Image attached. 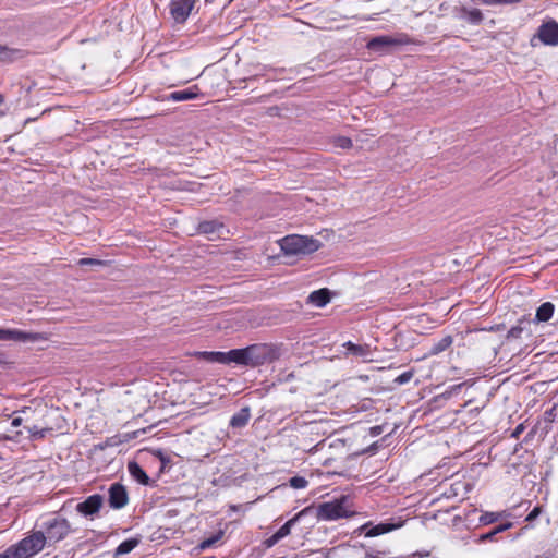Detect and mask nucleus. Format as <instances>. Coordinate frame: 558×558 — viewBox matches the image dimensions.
Wrapping results in <instances>:
<instances>
[{"label":"nucleus","mask_w":558,"mask_h":558,"mask_svg":"<svg viewBox=\"0 0 558 558\" xmlns=\"http://www.w3.org/2000/svg\"><path fill=\"white\" fill-rule=\"evenodd\" d=\"M129 501L128 493L123 485L114 483L109 488V505L113 509L123 508Z\"/></svg>","instance_id":"obj_11"},{"label":"nucleus","mask_w":558,"mask_h":558,"mask_svg":"<svg viewBox=\"0 0 558 558\" xmlns=\"http://www.w3.org/2000/svg\"><path fill=\"white\" fill-rule=\"evenodd\" d=\"M46 546L41 532L34 531L14 545L0 554V558H32Z\"/></svg>","instance_id":"obj_1"},{"label":"nucleus","mask_w":558,"mask_h":558,"mask_svg":"<svg viewBox=\"0 0 558 558\" xmlns=\"http://www.w3.org/2000/svg\"><path fill=\"white\" fill-rule=\"evenodd\" d=\"M44 339L45 337L37 332H26L19 329H0L1 341L37 342Z\"/></svg>","instance_id":"obj_6"},{"label":"nucleus","mask_w":558,"mask_h":558,"mask_svg":"<svg viewBox=\"0 0 558 558\" xmlns=\"http://www.w3.org/2000/svg\"><path fill=\"white\" fill-rule=\"evenodd\" d=\"M407 40L403 37H392V36H378L374 37L367 43V48L377 52H385L388 47L391 46H400L405 44Z\"/></svg>","instance_id":"obj_9"},{"label":"nucleus","mask_w":558,"mask_h":558,"mask_svg":"<svg viewBox=\"0 0 558 558\" xmlns=\"http://www.w3.org/2000/svg\"><path fill=\"white\" fill-rule=\"evenodd\" d=\"M343 345L347 348L348 353H350V354L359 355V356H362L364 354V348L361 345H356L350 341L345 342Z\"/></svg>","instance_id":"obj_29"},{"label":"nucleus","mask_w":558,"mask_h":558,"mask_svg":"<svg viewBox=\"0 0 558 558\" xmlns=\"http://www.w3.org/2000/svg\"><path fill=\"white\" fill-rule=\"evenodd\" d=\"M335 145L340 148H350L352 146V141L345 136H339L335 140Z\"/></svg>","instance_id":"obj_32"},{"label":"nucleus","mask_w":558,"mask_h":558,"mask_svg":"<svg viewBox=\"0 0 558 558\" xmlns=\"http://www.w3.org/2000/svg\"><path fill=\"white\" fill-rule=\"evenodd\" d=\"M45 408L38 407H24L22 410L17 412L22 416V421L24 422V427L28 426L36 421H41L44 418Z\"/></svg>","instance_id":"obj_12"},{"label":"nucleus","mask_w":558,"mask_h":558,"mask_svg":"<svg viewBox=\"0 0 558 558\" xmlns=\"http://www.w3.org/2000/svg\"><path fill=\"white\" fill-rule=\"evenodd\" d=\"M222 536V533H218L213 537L206 538L201 543V548L206 549L213 547Z\"/></svg>","instance_id":"obj_30"},{"label":"nucleus","mask_w":558,"mask_h":558,"mask_svg":"<svg viewBox=\"0 0 558 558\" xmlns=\"http://www.w3.org/2000/svg\"><path fill=\"white\" fill-rule=\"evenodd\" d=\"M365 558H380L378 555L367 554Z\"/></svg>","instance_id":"obj_43"},{"label":"nucleus","mask_w":558,"mask_h":558,"mask_svg":"<svg viewBox=\"0 0 558 558\" xmlns=\"http://www.w3.org/2000/svg\"><path fill=\"white\" fill-rule=\"evenodd\" d=\"M541 513V508L535 507L526 517V521H533L535 520Z\"/></svg>","instance_id":"obj_38"},{"label":"nucleus","mask_w":558,"mask_h":558,"mask_svg":"<svg viewBox=\"0 0 558 558\" xmlns=\"http://www.w3.org/2000/svg\"><path fill=\"white\" fill-rule=\"evenodd\" d=\"M250 420V411L247 408L241 409L238 413H235L231 420L230 425L232 427H243L247 424Z\"/></svg>","instance_id":"obj_18"},{"label":"nucleus","mask_w":558,"mask_h":558,"mask_svg":"<svg viewBox=\"0 0 558 558\" xmlns=\"http://www.w3.org/2000/svg\"><path fill=\"white\" fill-rule=\"evenodd\" d=\"M524 329L520 326L512 327L507 335V340L510 341L512 339H519L521 338V335L523 333Z\"/></svg>","instance_id":"obj_31"},{"label":"nucleus","mask_w":558,"mask_h":558,"mask_svg":"<svg viewBox=\"0 0 558 558\" xmlns=\"http://www.w3.org/2000/svg\"><path fill=\"white\" fill-rule=\"evenodd\" d=\"M17 54V51L0 45V61H11Z\"/></svg>","instance_id":"obj_28"},{"label":"nucleus","mask_w":558,"mask_h":558,"mask_svg":"<svg viewBox=\"0 0 558 558\" xmlns=\"http://www.w3.org/2000/svg\"><path fill=\"white\" fill-rule=\"evenodd\" d=\"M495 535H496V533H494V530H493L492 532L482 535V539H492Z\"/></svg>","instance_id":"obj_42"},{"label":"nucleus","mask_w":558,"mask_h":558,"mask_svg":"<svg viewBox=\"0 0 558 558\" xmlns=\"http://www.w3.org/2000/svg\"><path fill=\"white\" fill-rule=\"evenodd\" d=\"M22 416L20 414H17V416H15L12 422H11V425L13 427H17V426H21V425H24V422L22 421Z\"/></svg>","instance_id":"obj_40"},{"label":"nucleus","mask_w":558,"mask_h":558,"mask_svg":"<svg viewBox=\"0 0 558 558\" xmlns=\"http://www.w3.org/2000/svg\"><path fill=\"white\" fill-rule=\"evenodd\" d=\"M39 532L44 535L47 546L63 541L72 532L70 522L60 515L51 514L43 518L38 523Z\"/></svg>","instance_id":"obj_2"},{"label":"nucleus","mask_w":558,"mask_h":558,"mask_svg":"<svg viewBox=\"0 0 558 558\" xmlns=\"http://www.w3.org/2000/svg\"><path fill=\"white\" fill-rule=\"evenodd\" d=\"M289 484L294 489H303L307 486L308 482L303 476H294L290 478Z\"/></svg>","instance_id":"obj_27"},{"label":"nucleus","mask_w":558,"mask_h":558,"mask_svg":"<svg viewBox=\"0 0 558 558\" xmlns=\"http://www.w3.org/2000/svg\"><path fill=\"white\" fill-rule=\"evenodd\" d=\"M222 227L223 226L217 221H203L198 225V231L204 234H214Z\"/></svg>","instance_id":"obj_24"},{"label":"nucleus","mask_w":558,"mask_h":558,"mask_svg":"<svg viewBox=\"0 0 558 558\" xmlns=\"http://www.w3.org/2000/svg\"><path fill=\"white\" fill-rule=\"evenodd\" d=\"M3 102V97L0 95V105Z\"/></svg>","instance_id":"obj_44"},{"label":"nucleus","mask_w":558,"mask_h":558,"mask_svg":"<svg viewBox=\"0 0 558 558\" xmlns=\"http://www.w3.org/2000/svg\"><path fill=\"white\" fill-rule=\"evenodd\" d=\"M537 37L547 46H558V23L549 21L543 23L537 31Z\"/></svg>","instance_id":"obj_8"},{"label":"nucleus","mask_w":558,"mask_h":558,"mask_svg":"<svg viewBox=\"0 0 558 558\" xmlns=\"http://www.w3.org/2000/svg\"><path fill=\"white\" fill-rule=\"evenodd\" d=\"M396 529V525L390 523H379L366 530L365 536L375 537L385 533H388Z\"/></svg>","instance_id":"obj_19"},{"label":"nucleus","mask_w":558,"mask_h":558,"mask_svg":"<svg viewBox=\"0 0 558 558\" xmlns=\"http://www.w3.org/2000/svg\"><path fill=\"white\" fill-rule=\"evenodd\" d=\"M197 95H198L197 86H192V87L186 88V89L172 92L171 94H169L168 100H171V101H186V100H190V99H193V98L197 97Z\"/></svg>","instance_id":"obj_13"},{"label":"nucleus","mask_w":558,"mask_h":558,"mask_svg":"<svg viewBox=\"0 0 558 558\" xmlns=\"http://www.w3.org/2000/svg\"><path fill=\"white\" fill-rule=\"evenodd\" d=\"M352 513L349 505V498L342 496L339 499L323 502L317 508V517L320 520H338Z\"/></svg>","instance_id":"obj_4"},{"label":"nucleus","mask_w":558,"mask_h":558,"mask_svg":"<svg viewBox=\"0 0 558 558\" xmlns=\"http://www.w3.org/2000/svg\"><path fill=\"white\" fill-rule=\"evenodd\" d=\"M197 356H201L209 362H216L220 364L226 363V352H218V351H211V352H197L195 353Z\"/></svg>","instance_id":"obj_21"},{"label":"nucleus","mask_w":558,"mask_h":558,"mask_svg":"<svg viewBox=\"0 0 558 558\" xmlns=\"http://www.w3.org/2000/svg\"><path fill=\"white\" fill-rule=\"evenodd\" d=\"M251 345L243 349V366L252 367Z\"/></svg>","instance_id":"obj_36"},{"label":"nucleus","mask_w":558,"mask_h":558,"mask_svg":"<svg viewBox=\"0 0 558 558\" xmlns=\"http://www.w3.org/2000/svg\"><path fill=\"white\" fill-rule=\"evenodd\" d=\"M129 473L141 484H147L148 483V475L145 473V471L140 466L138 463L132 461L128 464Z\"/></svg>","instance_id":"obj_17"},{"label":"nucleus","mask_w":558,"mask_h":558,"mask_svg":"<svg viewBox=\"0 0 558 558\" xmlns=\"http://www.w3.org/2000/svg\"><path fill=\"white\" fill-rule=\"evenodd\" d=\"M498 519V514L495 512H487L481 517V522L484 524H489L495 522Z\"/></svg>","instance_id":"obj_35"},{"label":"nucleus","mask_w":558,"mask_h":558,"mask_svg":"<svg viewBox=\"0 0 558 558\" xmlns=\"http://www.w3.org/2000/svg\"><path fill=\"white\" fill-rule=\"evenodd\" d=\"M196 0H171L170 14L177 23H183L194 9Z\"/></svg>","instance_id":"obj_7"},{"label":"nucleus","mask_w":558,"mask_h":558,"mask_svg":"<svg viewBox=\"0 0 558 558\" xmlns=\"http://www.w3.org/2000/svg\"><path fill=\"white\" fill-rule=\"evenodd\" d=\"M282 253L287 256L307 255L320 247V242L313 236L291 234L278 241Z\"/></svg>","instance_id":"obj_3"},{"label":"nucleus","mask_w":558,"mask_h":558,"mask_svg":"<svg viewBox=\"0 0 558 558\" xmlns=\"http://www.w3.org/2000/svg\"><path fill=\"white\" fill-rule=\"evenodd\" d=\"M102 502V497L95 494L89 496L86 500L78 502L76 505V511L85 517H90L100 510Z\"/></svg>","instance_id":"obj_10"},{"label":"nucleus","mask_w":558,"mask_h":558,"mask_svg":"<svg viewBox=\"0 0 558 558\" xmlns=\"http://www.w3.org/2000/svg\"><path fill=\"white\" fill-rule=\"evenodd\" d=\"M301 513L296 514L289 521H287L277 532V536L282 539L283 537L288 536L291 533V527L295 524Z\"/></svg>","instance_id":"obj_26"},{"label":"nucleus","mask_w":558,"mask_h":558,"mask_svg":"<svg viewBox=\"0 0 558 558\" xmlns=\"http://www.w3.org/2000/svg\"><path fill=\"white\" fill-rule=\"evenodd\" d=\"M368 136V134L366 132H361L357 136H356V142H361L363 143L364 141H366V137Z\"/></svg>","instance_id":"obj_41"},{"label":"nucleus","mask_w":558,"mask_h":558,"mask_svg":"<svg viewBox=\"0 0 558 558\" xmlns=\"http://www.w3.org/2000/svg\"><path fill=\"white\" fill-rule=\"evenodd\" d=\"M252 367L270 363L279 357L278 349L272 344H253L251 345Z\"/></svg>","instance_id":"obj_5"},{"label":"nucleus","mask_w":558,"mask_h":558,"mask_svg":"<svg viewBox=\"0 0 558 558\" xmlns=\"http://www.w3.org/2000/svg\"><path fill=\"white\" fill-rule=\"evenodd\" d=\"M138 543L140 542L136 538H130V539L122 542L117 547L116 555L121 556V555H126V554L131 553L138 545Z\"/></svg>","instance_id":"obj_23"},{"label":"nucleus","mask_w":558,"mask_h":558,"mask_svg":"<svg viewBox=\"0 0 558 558\" xmlns=\"http://www.w3.org/2000/svg\"><path fill=\"white\" fill-rule=\"evenodd\" d=\"M511 526H512V523H510V522L498 525L497 527L494 529V533H496V534L501 533V532L510 529Z\"/></svg>","instance_id":"obj_39"},{"label":"nucleus","mask_w":558,"mask_h":558,"mask_svg":"<svg viewBox=\"0 0 558 558\" xmlns=\"http://www.w3.org/2000/svg\"><path fill=\"white\" fill-rule=\"evenodd\" d=\"M462 19L472 24H480L483 20V14L478 9H463Z\"/></svg>","instance_id":"obj_22"},{"label":"nucleus","mask_w":558,"mask_h":558,"mask_svg":"<svg viewBox=\"0 0 558 558\" xmlns=\"http://www.w3.org/2000/svg\"><path fill=\"white\" fill-rule=\"evenodd\" d=\"M308 301L317 307H324L329 301V292L327 289H320L308 295Z\"/></svg>","instance_id":"obj_16"},{"label":"nucleus","mask_w":558,"mask_h":558,"mask_svg":"<svg viewBox=\"0 0 558 558\" xmlns=\"http://www.w3.org/2000/svg\"><path fill=\"white\" fill-rule=\"evenodd\" d=\"M24 428L29 433L31 437L34 439L44 438L46 433L50 430V428H48L46 424L43 423L41 421H36L32 424H28V426Z\"/></svg>","instance_id":"obj_15"},{"label":"nucleus","mask_w":558,"mask_h":558,"mask_svg":"<svg viewBox=\"0 0 558 558\" xmlns=\"http://www.w3.org/2000/svg\"><path fill=\"white\" fill-rule=\"evenodd\" d=\"M555 306L550 302L543 303L537 310L535 315V320L537 323H545L548 322L554 314Z\"/></svg>","instance_id":"obj_14"},{"label":"nucleus","mask_w":558,"mask_h":558,"mask_svg":"<svg viewBox=\"0 0 558 558\" xmlns=\"http://www.w3.org/2000/svg\"><path fill=\"white\" fill-rule=\"evenodd\" d=\"M413 377V372L412 371H408V372H404L402 374H400L396 379H395V383L398 384V385H403V384H407L409 383Z\"/></svg>","instance_id":"obj_33"},{"label":"nucleus","mask_w":558,"mask_h":558,"mask_svg":"<svg viewBox=\"0 0 558 558\" xmlns=\"http://www.w3.org/2000/svg\"><path fill=\"white\" fill-rule=\"evenodd\" d=\"M78 265H81V266H85V265L104 266L105 263L102 260L94 259V258H82L78 260Z\"/></svg>","instance_id":"obj_34"},{"label":"nucleus","mask_w":558,"mask_h":558,"mask_svg":"<svg viewBox=\"0 0 558 558\" xmlns=\"http://www.w3.org/2000/svg\"><path fill=\"white\" fill-rule=\"evenodd\" d=\"M452 337L451 336H445L439 341L433 344V347L429 350V355H437L445 350H447L452 344Z\"/></svg>","instance_id":"obj_20"},{"label":"nucleus","mask_w":558,"mask_h":558,"mask_svg":"<svg viewBox=\"0 0 558 558\" xmlns=\"http://www.w3.org/2000/svg\"><path fill=\"white\" fill-rule=\"evenodd\" d=\"M235 363L238 365H243V349H234L226 352V363Z\"/></svg>","instance_id":"obj_25"},{"label":"nucleus","mask_w":558,"mask_h":558,"mask_svg":"<svg viewBox=\"0 0 558 558\" xmlns=\"http://www.w3.org/2000/svg\"><path fill=\"white\" fill-rule=\"evenodd\" d=\"M280 541V538L277 536V534H272L269 538H267L264 544L267 548H270L272 546H275L278 542Z\"/></svg>","instance_id":"obj_37"}]
</instances>
